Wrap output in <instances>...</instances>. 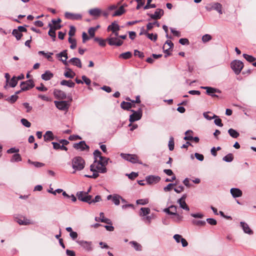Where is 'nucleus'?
<instances>
[{"mask_svg":"<svg viewBox=\"0 0 256 256\" xmlns=\"http://www.w3.org/2000/svg\"><path fill=\"white\" fill-rule=\"evenodd\" d=\"M94 161L90 166V170L93 172V174L92 175L85 174L86 177L96 178L98 176V172H106V166L108 164L109 158L102 156V154L98 150H94Z\"/></svg>","mask_w":256,"mask_h":256,"instance_id":"f257e3e1","label":"nucleus"},{"mask_svg":"<svg viewBox=\"0 0 256 256\" xmlns=\"http://www.w3.org/2000/svg\"><path fill=\"white\" fill-rule=\"evenodd\" d=\"M88 193H77V196L78 200L91 204L100 201L101 198L100 196H96L95 198L92 199V196L88 195Z\"/></svg>","mask_w":256,"mask_h":256,"instance_id":"f03ea898","label":"nucleus"},{"mask_svg":"<svg viewBox=\"0 0 256 256\" xmlns=\"http://www.w3.org/2000/svg\"><path fill=\"white\" fill-rule=\"evenodd\" d=\"M72 165L75 170H80L84 168L85 162L82 158L76 156L72 160Z\"/></svg>","mask_w":256,"mask_h":256,"instance_id":"7ed1b4c3","label":"nucleus"},{"mask_svg":"<svg viewBox=\"0 0 256 256\" xmlns=\"http://www.w3.org/2000/svg\"><path fill=\"white\" fill-rule=\"evenodd\" d=\"M244 66L243 62L240 60H234L230 63V67L236 75L240 74Z\"/></svg>","mask_w":256,"mask_h":256,"instance_id":"20e7f679","label":"nucleus"},{"mask_svg":"<svg viewBox=\"0 0 256 256\" xmlns=\"http://www.w3.org/2000/svg\"><path fill=\"white\" fill-rule=\"evenodd\" d=\"M120 156L125 160L130 162L132 163H138L140 164H142V162L139 161L138 158L136 154H130L122 153L120 154Z\"/></svg>","mask_w":256,"mask_h":256,"instance_id":"39448f33","label":"nucleus"},{"mask_svg":"<svg viewBox=\"0 0 256 256\" xmlns=\"http://www.w3.org/2000/svg\"><path fill=\"white\" fill-rule=\"evenodd\" d=\"M106 40L110 46H122L123 44L122 40H120L119 38L115 37L112 36V35H110V36L106 38Z\"/></svg>","mask_w":256,"mask_h":256,"instance_id":"423d86ee","label":"nucleus"},{"mask_svg":"<svg viewBox=\"0 0 256 256\" xmlns=\"http://www.w3.org/2000/svg\"><path fill=\"white\" fill-rule=\"evenodd\" d=\"M133 112L132 114L130 115V122H131L140 120L142 116V110L141 108H139L138 110L134 111V110H131Z\"/></svg>","mask_w":256,"mask_h":256,"instance_id":"0eeeda50","label":"nucleus"},{"mask_svg":"<svg viewBox=\"0 0 256 256\" xmlns=\"http://www.w3.org/2000/svg\"><path fill=\"white\" fill-rule=\"evenodd\" d=\"M56 106L60 110L68 111L70 104L66 101H54Z\"/></svg>","mask_w":256,"mask_h":256,"instance_id":"6e6552de","label":"nucleus"},{"mask_svg":"<svg viewBox=\"0 0 256 256\" xmlns=\"http://www.w3.org/2000/svg\"><path fill=\"white\" fill-rule=\"evenodd\" d=\"M206 8L208 11H210L212 10H216L220 14H222V5L218 2L212 3L210 4V7L207 6L206 7Z\"/></svg>","mask_w":256,"mask_h":256,"instance_id":"1a4fd4ad","label":"nucleus"},{"mask_svg":"<svg viewBox=\"0 0 256 256\" xmlns=\"http://www.w3.org/2000/svg\"><path fill=\"white\" fill-rule=\"evenodd\" d=\"M56 57L59 59L62 62V63L65 66L68 65V62H67V59L68 58L67 50H64L62 52L57 54L56 55Z\"/></svg>","mask_w":256,"mask_h":256,"instance_id":"9d476101","label":"nucleus"},{"mask_svg":"<svg viewBox=\"0 0 256 256\" xmlns=\"http://www.w3.org/2000/svg\"><path fill=\"white\" fill-rule=\"evenodd\" d=\"M34 82L31 80H28L26 82H22L20 84L21 90L24 91L30 90L34 86Z\"/></svg>","mask_w":256,"mask_h":256,"instance_id":"9b49d317","label":"nucleus"},{"mask_svg":"<svg viewBox=\"0 0 256 256\" xmlns=\"http://www.w3.org/2000/svg\"><path fill=\"white\" fill-rule=\"evenodd\" d=\"M108 200H112V202L116 206L120 204V200L122 202H125L126 200L123 199L122 196L118 194H114V195H109L107 197Z\"/></svg>","mask_w":256,"mask_h":256,"instance_id":"f8f14e48","label":"nucleus"},{"mask_svg":"<svg viewBox=\"0 0 256 256\" xmlns=\"http://www.w3.org/2000/svg\"><path fill=\"white\" fill-rule=\"evenodd\" d=\"M201 88L206 90V94L210 96H211L212 97H218V96L215 94L214 93L220 92V91L219 90L212 87L202 86Z\"/></svg>","mask_w":256,"mask_h":256,"instance_id":"ddd939ff","label":"nucleus"},{"mask_svg":"<svg viewBox=\"0 0 256 256\" xmlns=\"http://www.w3.org/2000/svg\"><path fill=\"white\" fill-rule=\"evenodd\" d=\"M65 18L70 20H80L82 18V14H73L66 12L64 14Z\"/></svg>","mask_w":256,"mask_h":256,"instance_id":"4468645a","label":"nucleus"},{"mask_svg":"<svg viewBox=\"0 0 256 256\" xmlns=\"http://www.w3.org/2000/svg\"><path fill=\"white\" fill-rule=\"evenodd\" d=\"M77 242L86 250L90 252L92 250V243L91 242L85 240H78Z\"/></svg>","mask_w":256,"mask_h":256,"instance_id":"2eb2a0df","label":"nucleus"},{"mask_svg":"<svg viewBox=\"0 0 256 256\" xmlns=\"http://www.w3.org/2000/svg\"><path fill=\"white\" fill-rule=\"evenodd\" d=\"M164 10L162 9L158 8L154 14H148L152 19L158 20L160 19L164 15Z\"/></svg>","mask_w":256,"mask_h":256,"instance_id":"dca6fc26","label":"nucleus"},{"mask_svg":"<svg viewBox=\"0 0 256 256\" xmlns=\"http://www.w3.org/2000/svg\"><path fill=\"white\" fill-rule=\"evenodd\" d=\"M160 178L158 176H149L146 177V180L150 184H152L158 182Z\"/></svg>","mask_w":256,"mask_h":256,"instance_id":"f3484780","label":"nucleus"},{"mask_svg":"<svg viewBox=\"0 0 256 256\" xmlns=\"http://www.w3.org/2000/svg\"><path fill=\"white\" fill-rule=\"evenodd\" d=\"M186 194L183 195L178 200V202L180 204V208L188 211L190 208L186 202Z\"/></svg>","mask_w":256,"mask_h":256,"instance_id":"a211bd4d","label":"nucleus"},{"mask_svg":"<svg viewBox=\"0 0 256 256\" xmlns=\"http://www.w3.org/2000/svg\"><path fill=\"white\" fill-rule=\"evenodd\" d=\"M174 46L173 43L169 40H168L164 43L163 46V50L165 53L167 54V55L165 56V57H166L167 56H169L170 54L168 52V50L172 48Z\"/></svg>","mask_w":256,"mask_h":256,"instance_id":"6ab92c4d","label":"nucleus"},{"mask_svg":"<svg viewBox=\"0 0 256 256\" xmlns=\"http://www.w3.org/2000/svg\"><path fill=\"white\" fill-rule=\"evenodd\" d=\"M22 220L21 218H16V222L20 225H30L32 224V222L25 217H22Z\"/></svg>","mask_w":256,"mask_h":256,"instance_id":"aec40b11","label":"nucleus"},{"mask_svg":"<svg viewBox=\"0 0 256 256\" xmlns=\"http://www.w3.org/2000/svg\"><path fill=\"white\" fill-rule=\"evenodd\" d=\"M74 147L77 150H85L86 149H88V146L86 144L85 142L81 141L78 143L74 144Z\"/></svg>","mask_w":256,"mask_h":256,"instance_id":"412c9836","label":"nucleus"},{"mask_svg":"<svg viewBox=\"0 0 256 256\" xmlns=\"http://www.w3.org/2000/svg\"><path fill=\"white\" fill-rule=\"evenodd\" d=\"M89 14L93 16L99 17L102 14V10L98 8L90 9L88 10Z\"/></svg>","mask_w":256,"mask_h":256,"instance_id":"4be33fe9","label":"nucleus"},{"mask_svg":"<svg viewBox=\"0 0 256 256\" xmlns=\"http://www.w3.org/2000/svg\"><path fill=\"white\" fill-rule=\"evenodd\" d=\"M54 96L60 99H65L66 98V93L61 90H56L54 91Z\"/></svg>","mask_w":256,"mask_h":256,"instance_id":"5701e85b","label":"nucleus"},{"mask_svg":"<svg viewBox=\"0 0 256 256\" xmlns=\"http://www.w3.org/2000/svg\"><path fill=\"white\" fill-rule=\"evenodd\" d=\"M240 226L242 227L244 232L249 234H253L252 230L250 228L248 225L244 222H240Z\"/></svg>","mask_w":256,"mask_h":256,"instance_id":"b1692460","label":"nucleus"},{"mask_svg":"<svg viewBox=\"0 0 256 256\" xmlns=\"http://www.w3.org/2000/svg\"><path fill=\"white\" fill-rule=\"evenodd\" d=\"M127 5L126 4H124L122 6H120L119 8L116 10L112 15V16H120L122 14L125 12L124 7L126 6Z\"/></svg>","mask_w":256,"mask_h":256,"instance_id":"393cba45","label":"nucleus"},{"mask_svg":"<svg viewBox=\"0 0 256 256\" xmlns=\"http://www.w3.org/2000/svg\"><path fill=\"white\" fill-rule=\"evenodd\" d=\"M69 62L72 63V65L76 66L79 68H81L82 67L81 61L78 58H73L70 60Z\"/></svg>","mask_w":256,"mask_h":256,"instance_id":"a878e982","label":"nucleus"},{"mask_svg":"<svg viewBox=\"0 0 256 256\" xmlns=\"http://www.w3.org/2000/svg\"><path fill=\"white\" fill-rule=\"evenodd\" d=\"M44 140L46 142L54 140V136L51 131H47L44 136Z\"/></svg>","mask_w":256,"mask_h":256,"instance_id":"bb28decb","label":"nucleus"},{"mask_svg":"<svg viewBox=\"0 0 256 256\" xmlns=\"http://www.w3.org/2000/svg\"><path fill=\"white\" fill-rule=\"evenodd\" d=\"M164 212L169 214L176 215V206H171L168 208L164 210Z\"/></svg>","mask_w":256,"mask_h":256,"instance_id":"cd10ccee","label":"nucleus"},{"mask_svg":"<svg viewBox=\"0 0 256 256\" xmlns=\"http://www.w3.org/2000/svg\"><path fill=\"white\" fill-rule=\"evenodd\" d=\"M66 69L67 70V71L64 72V76L67 78H74L76 75L75 72H74L70 68H66Z\"/></svg>","mask_w":256,"mask_h":256,"instance_id":"c85d7f7f","label":"nucleus"},{"mask_svg":"<svg viewBox=\"0 0 256 256\" xmlns=\"http://www.w3.org/2000/svg\"><path fill=\"white\" fill-rule=\"evenodd\" d=\"M54 75L50 71L47 70L42 75V80H50L52 77Z\"/></svg>","mask_w":256,"mask_h":256,"instance_id":"c756f323","label":"nucleus"},{"mask_svg":"<svg viewBox=\"0 0 256 256\" xmlns=\"http://www.w3.org/2000/svg\"><path fill=\"white\" fill-rule=\"evenodd\" d=\"M120 30V27L118 24L116 22H112L110 25L108 27V30L111 31H118Z\"/></svg>","mask_w":256,"mask_h":256,"instance_id":"7c9ffc66","label":"nucleus"},{"mask_svg":"<svg viewBox=\"0 0 256 256\" xmlns=\"http://www.w3.org/2000/svg\"><path fill=\"white\" fill-rule=\"evenodd\" d=\"M53 145V148L55 150H61L66 151L68 148L66 146L64 145H60V144L56 142H52V143Z\"/></svg>","mask_w":256,"mask_h":256,"instance_id":"2f4dec72","label":"nucleus"},{"mask_svg":"<svg viewBox=\"0 0 256 256\" xmlns=\"http://www.w3.org/2000/svg\"><path fill=\"white\" fill-rule=\"evenodd\" d=\"M60 84L62 86H66L69 88H74L75 86L74 82L71 80H62L60 82Z\"/></svg>","mask_w":256,"mask_h":256,"instance_id":"473e14b6","label":"nucleus"},{"mask_svg":"<svg viewBox=\"0 0 256 256\" xmlns=\"http://www.w3.org/2000/svg\"><path fill=\"white\" fill-rule=\"evenodd\" d=\"M228 133L233 138H237L240 136V134L232 128H230L228 130Z\"/></svg>","mask_w":256,"mask_h":256,"instance_id":"72a5a7b5","label":"nucleus"},{"mask_svg":"<svg viewBox=\"0 0 256 256\" xmlns=\"http://www.w3.org/2000/svg\"><path fill=\"white\" fill-rule=\"evenodd\" d=\"M132 104L129 102H122L120 106L121 108L124 110H128L130 108L132 107Z\"/></svg>","mask_w":256,"mask_h":256,"instance_id":"f704fd0d","label":"nucleus"},{"mask_svg":"<svg viewBox=\"0 0 256 256\" xmlns=\"http://www.w3.org/2000/svg\"><path fill=\"white\" fill-rule=\"evenodd\" d=\"M100 221L102 222L106 223L108 224H112V222L110 219L105 218L104 216V214L103 212H100Z\"/></svg>","mask_w":256,"mask_h":256,"instance_id":"c9c22d12","label":"nucleus"},{"mask_svg":"<svg viewBox=\"0 0 256 256\" xmlns=\"http://www.w3.org/2000/svg\"><path fill=\"white\" fill-rule=\"evenodd\" d=\"M38 54H42L46 58L50 61L52 62L53 60L52 57V55L53 54L52 52L46 53L44 51H39Z\"/></svg>","mask_w":256,"mask_h":256,"instance_id":"e433bc0d","label":"nucleus"},{"mask_svg":"<svg viewBox=\"0 0 256 256\" xmlns=\"http://www.w3.org/2000/svg\"><path fill=\"white\" fill-rule=\"evenodd\" d=\"M132 56V54L130 52H127L124 53H122L120 54L119 58H123L124 60L128 59Z\"/></svg>","mask_w":256,"mask_h":256,"instance_id":"4c0bfd02","label":"nucleus"},{"mask_svg":"<svg viewBox=\"0 0 256 256\" xmlns=\"http://www.w3.org/2000/svg\"><path fill=\"white\" fill-rule=\"evenodd\" d=\"M193 132L191 130H188L185 132L186 136L184 137V139L186 140H192L193 139V136L190 135V134H192Z\"/></svg>","mask_w":256,"mask_h":256,"instance_id":"58836bf2","label":"nucleus"},{"mask_svg":"<svg viewBox=\"0 0 256 256\" xmlns=\"http://www.w3.org/2000/svg\"><path fill=\"white\" fill-rule=\"evenodd\" d=\"M12 34L16 37L17 40H20L22 36V33L18 29H14L12 32Z\"/></svg>","mask_w":256,"mask_h":256,"instance_id":"ea45409f","label":"nucleus"},{"mask_svg":"<svg viewBox=\"0 0 256 256\" xmlns=\"http://www.w3.org/2000/svg\"><path fill=\"white\" fill-rule=\"evenodd\" d=\"M22 160V158L20 154H16L12 156L10 160L11 162H18Z\"/></svg>","mask_w":256,"mask_h":256,"instance_id":"a19ab883","label":"nucleus"},{"mask_svg":"<svg viewBox=\"0 0 256 256\" xmlns=\"http://www.w3.org/2000/svg\"><path fill=\"white\" fill-rule=\"evenodd\" d=\"M62 196L64 198L71 200L72 202H75L76 200V197L72 194L70 195L68 194V193H62Z\"/></svg>","mask_w":256,"mask_h":256,"instance_id":"79ce46f5","label":"nucleus"},{"mask_svg":"<svg viewBox=\"0 0 256 256\" xmlns=\"http://www.w3.org/2000/svg\"><path fill=\"white\" fill-rule=\"evenodd\" d=\"M68 40V42L70 44H71V45L70 46V48L72 50L76 48V40L75 38H69Z\"/></svg>","mask_w":256,"mask_h":256,"instance_id":"37998d69","label":"nucleus"},{"mask_svg":"<svg viewBox=\"0 0 256 256\" xmlns=\"http://www.w3.org/2000/svg\"><path fill=\"white\" fill-rule=\"evenodd\" d=\"M94 40L98 42L99 45L102 46H104L106 45V42H107L106 39L104 40L98 38H95Z\"/></svg>","mask_w":256,"mask_h":256,"instance_id":"c03bdc74","label":"nucleus"},{"mask_svg":"<svg viewBox=\"0 0 256 256\" xmlns=\"http://www.w3.org/2000/svg\"><path fill=\"white\" fill-rule=\"evenodd\" d=\"M145 35L147 36V37L150 39L151 40L156 42L158 38V36L156 34H149L148 32H145Z\"/></svg>","mask_w":256,"mask_h":256,"instance_id":"a18cd8bd","label":"nucleus"},{"mask_svg":"<svg viewBox=\"0 0 256 256\" xmlns=\"http://www.w3.org/2000/svg\"><path fill=\"white\" fill-rule=\"evenodd\" d=\"M136 250H141L142 246L140 244L134 241H132L130 242Z\"/></svg>","mask_w":256,"mask_h":256,"instance_id":"49530a36","label":"nucleus"},{"mask_svg":"<svg viewBox=\"0 0 256 256\" xmlns=\"http://www.w3.org/2000/svg\"><path fill=\"white\" fill-rule=\"evenodd\" d=\"M222 160L226 162H231L234 160V156L232 154H228L224 156Z\"/></svg>","mask_w":256,"mask_h":256,"instance_id":"de8ad7c7","label":"nucleus"},{"mask_svg":"<svg viewBox=\"0 0 256 256\" xmlns=\"http://www.w3.org/2000/svg\"><path fill=\"white\" fill-rule=\"evenodd\" d=\"M28 162L30 164H33L36 168H40L44 166L43 163L38 162H32L30 160H28Z\"/></svg>","mask_w":256,"mask_h":256,"instance_id":"09e8293b","label":"nucleus"},{"mask_svg":"<svg viewBox=\"0 0 256 256\" xmlns=\"http://www.w3.org/2000/svg\"><path fill=\"white\" fill-rule=\"evenodd\" d=\"M18 98V96L16 94L12 96H11L6 98V100L11 104H13L16 101Z\"/></svg>","mask_w":256,"mask_h":256,"instance_id":"8fccbe9b","label":"nucleus"},{"mask_svg":"<svg viewBox=\"0 0 256 256\" xmlns=\"http://www.w3.org/2000/svg\"><path fill=\"white\" fill-rule=\"evenodd\" d=\"M140 215L146 216L150 213V209L148 208H140Z\"/></svg>","mask_w":256,"mask_h":256,"instance_id":"3c124183","label":"nucleus"},{"mask_svg":"<svg viewBox=\"0 0 256 256\" xmlns=\"http://www.w3.org/2000/svg\"><path fill=\"white\" fill-rule=\"evenodd\" d=\"M174 138L173 137H170L168 142V148L170 150H174Z\"/></svg>","mask_w":256,"mask_h":256,"instance_id":"603ef678","label":"nucleus"},{"mask_svg":"<svg viewBox=\"0 0 256 256\" xmlns=\"http://www.w3.org/2000/svg\"><path fill=\"white\" fill-rule=\"evenodd\" d=\"M244 58L249 62H253L255 61L256 58L252 56L248 55L247 54H243Z\"/></svg>","mask_w":256,"mask_h":256,"instance_id":"864d4df0","label":"nucleus"},{"mask_svg":"<svg viewBox=\"0 0 256 256\" xmlns=\"http://www.w3.org/2000/svg\"><path fill=\"white\" fill-rule=\"evenodd\" d=\"M17 84H18V80H17L16 77L14 76L11 79V80L9 83V84H10V86H11L12 88H14L16 86Z\"/></svg>","mask_w":256,"mask_h":256,"instance_id":"5fc2aeb1","label":"nucleus"},{"mask_svg":"<svg viewBox=\"0 0 256 256\" xmlns=\"http://www.w3.org/2000/svg\"><path fill=\"white\" fill-rule=\"evenodd\" d=\"M192 224L198 226H204L206 224V222L203 220H193Z\"/></svg>","mask_w":256,"mask_h":256,"instance_id":"6e6d98bb","label":"nucleus"},{"mask_svg":"<svg viewBox=\"0 0 256 256\" xmlns=\"http://www.w3.org/2000/svg\"><path fill=\"white\" fill-rule=\"evenodd\" d=\"M148 202V198L140 199L136 200V204H138L145 205Z\"/></svg>","mask_w":256,"mask_h":256,"instance_id":"4d7b16f0","label":"nucleus"},{"mask_svg":"<svg viewBox=\"0 0 256 256\" xmlns=\"http://www.w3.org/2000/svg\"><path fill=\"white\" fill-rule=\"evenodd\" d=\"M76 30L74 26H70V30L68 32V35L70 36V38H72V36H74L75 34Z\"/></svg>","mask_w":256,"mask_h":256,"instance_id":"13d9d810","label":"nucleus"},{"mask_svg":"<svg viewBox=\"0 0 256 256\" xmlns=\"http://www.w3.org/2000/svg\"><path fill=\"white\" fill-rule=\"evenodd\" d=\"M212 38L211 36L208 34H206L202 36V40L204 42H206L210 41Z\"/></svg>","mask_w":256,"mask_h":256,"instance_id":"bf43d9fd","label":"nucleus"},{"mask_svg":"<svg viewBox=\"0 0 256 256\" xmlns=\"http://www.w3.org/2000/svg\"><path fill=\"white\" fill-rule=\"evenodd\" d=\"M22 124L26 128H30L31 126V124L26 118H22L21 120Z\"/></svg>","mask_w":256,"mask_h":256,"instance_id":"052dcab7","label":"nucleus"},{"mask_svg":"<svg viewBox=\"0 0 256 256\" xmlns=\"http://www.w3.org/2000/svg\"><path fill=\"white\" fill-rule=\"evenodd\" d=\"M22 105L26 108V112H30L32 109V106H30L28 102H24Z\"/></svg>","mask_w":256,"mask_h":256,"instance_id":"680f3d73","label":"nucleus"},{"mask_svg":"<svg viewBox=\"0 0 256 256\" xmlns=\"http://www.w3.org/2000/svg\"><path fill=\"white\" fill-rule=\"evenodd\" d=\"M134 56H138L141 58H142L144 56V54L142 52L138 51V50H134Z\"/></svg>","mask_w":256,"mask_h":256,"instance_id":"e2e57ef3","label":"nucleus"},{"mask_svg":"<svg viewBox=\"0 0 256 256\" xmlns=\"http://www.w3.org/2000/svg\"><path fill=\"white\" fill-rule=\"evenodd\" d=\"M137 3H138V5L136 7V8L137 10H138L140 8L141 6H142L144 5V3H145V0H135Z\"/></svg>","mask_w":256,"mask_h":256,"instance_id":"0e129e2a","label":"nucleus"},{"mask_svg":"<svg viewBox=\"0 0 256 256\" xmlns=\"http://www.w3.org/2000/svg\"><path fill=\"white\" fill-rule=\"evenodd\" d=\"M208 112H204V116L207 120H211L213 118H217L218 116L215 115V114H213L212 116H210L208 114Z\"/></svg>","mask_w":256,"mask_h":256,"instance_id":"69168bd1","label":"nucleus"},{"mask_svg":"<svg viewBox=\"0 0 256 256\" xmlns=\"http://www.w3.org/2000/svg\"><path fill=\"white\" fill-rule=\"evenodd\" d=\"M50 36L53 38L54 40L56 38V32L54 30H53V28H50V30L48 32Z\"/></svg>","mask_w":256,"mask_h":256,"instance_id":"338daca9","label":"nucleus"},{"mask_svg":"<svg viewBox=\"0 0 256 256\" xmlns=\"http://www.w3.org/2000/svg\"><path fill=\"white\" fill-rule=\"evenodd\" d=\"M206 222L210 225L215 226L217 224V222L214 218H208L206 219Z\"/></svg>","mask_w":256,"mask_h":256,"instance_id":"774afa93","label":"nucleus"}]
</instances>
